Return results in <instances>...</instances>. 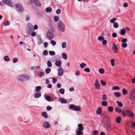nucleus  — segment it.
Masks as SVG:
<instances>
[{
    "instance_id": "nucleus-1",
    "label": "nucleus",
    "mask_w": 135,
    "mask_h": 135,
    "mask_svg": "<svg viewBox=\"0 0 135 135\" xmlns=\"http://www.w3.org/2000/svg\"><path fill=\"white\" fill-rule=\"evenodd\" d=\"M54 30L53 28H50L47 31L46 34V38L49 40L52 39L53 38Z\"/></svg>"
},
{
    "instance_id": "nucleus-2",
    "label": "nucleus",
    "mask_w": 135,
    "mask_h": 135,
    "mask_svg": "<svg viewBox=\"0 0 135 135\" xmlns=\"http://www.w3.org/2000/svg\"><path fill=\"white\" fill-rule=\"evenodd\" d=\"M18 78L19 81H27L29 80L30 76L27 74H23L19 75Z\"/></svg>"
},
{
    "instance_id": "nucleus-3",
    "label": "nucleus",
    "mask_w": 135,
    "mask_h": 135,
    "mask_svg": "<svg viewBox=\"0 0 135 135\" xmlns=\"http://www.w3.org/2000/svg\"><path fill=\"white\" fill-rule=\"evenodd\" d=\"M58 28L60 31L63 32L65 31V27L63 22L61 21H59L58 23Z\"/></svg>"
},
{
    "instance_id": "nucleus-4",
    "label": "nucleus",
    "mask_w": 135,
    "mask_h": 135,
    "mask_svg": "<svg viewBox=\"0 0 135 135\" xmlns=\"http://www.w3.org/2000/svg\"><path fill=\"white\" fill-rule=\"evenodd\" d=\"M81 107L80 106H77L73 104H71L69 106V109L70 110H73L75 111L80 110Z\"/></svg>"
},
{
    "instance_id": "nucleus-5",
    "label": "nucleus",
    "mask_w": 135,
    "mask_h": 135,
    "mask_svg": "<svg viewBox=\"0 0 135 135\" xmlns=\"http://www.w3.org/2000/svg\"><path fill=\"white\" fill-rule=\"evenodd\" d=\"M15 6L16 8V9L18 11L22 12L23 11V8L20 4L19 3L16 4H15Z\"/></svg>"
},
{
    "instance_id": "nucleus-6",
    "label": "nucleus",
    "mask_w": 135,
    "mask_h": 135,
    "mask_svg": "<svg viewBox=\"0 0 135 135\" xmlns=\"http://www.w3.org/2000/svg\"><path fill=\"white\" fill-rule=\"evenodd\" d=\"M34 31L33 29V26L31 25H29L28 27V28L27 31V33L29 35H30L31 33Z\"/></svg>"
},
{
    "instance_id": "nucleus-7",
    "label": "nucleus",
    "mask_w": 135,
    "mask_h": 135,
    "mask_svg": "<svg viewBox=\"0 0 135 135\" xmlns=\"http://www.w3.org/2000/svg\"><path fill=\"white\" fill-rule=\"evenodd\" d=\"M125 112L126 114H128V116L129 117H133L134 115V113L128 110H125Z\"/></svg>"
},
{
    "instance_id": "nucleus-8",
    "label": "nucleus",
    "mask_w": 135,
    "mask_h": 135,
    "mask_svg": "<svg viewBox=\"0 0 135 135\" xmlns=\"http://www.w3.org/2000/svg\"><path fill=\"white\" fill-rule=\"evenodd\" d=\"M3 2L6 4L11 7H12L13 5L11 0H2Z\"/></svg>"
},
{
    "instance_id": "nucleus-9",
    "label": "nucleus",
    "mask_w": 135,
    "mask_h": 135,
    "mask_svg": "<svg viewBox=\"0 0 135 135\" xmlns=\"http://www.w3.org/2000/svg\"><path fill=\"white\" fill-rule=\"evenodd\" d=\"M94 85L95 86V88L97 89H99L100 87V84L98 81V80H96L94 84Z\"/></svg>"
},
{
    "instance_id": "nucleus-10",
    "label": "nucleus",
    "mask_w": 135,
    "mask_h": 135,
    "mask_svg": "<svg viewBox=\"0 0 135 135\" xmlns=\"http://www.w3.org/2000/svg\"><path fill=\"white\" fill-rule=\"evenodd\" d=\"M64 71L62 67H60L59 68L58 71V75L59 76H61L63 74Z\"/></svg>"
},
{
    "instance_id": "nucleus-11",
    "label": "nucleus",
    "mask_w": 135,
    "mask_h": 135,
    "mask_svg": "<svg viewBox=\"0 0 135 135\" xmlns=\"http://www.w3.org/2000/svg\"><path fill=\"white\" fill-rule=\"evenodd\" d=\"M78 128L77 129L78 130H80L81 131H83V130L84 129V128L83 127V125L82 124H79L78 125Z\"/></svg>"
},
{
    "instance_id": "nucleus-12",
    "label": "nucleus",
    "mask_w": 135,
    "mask_h": 135,
    "mask_svg": "<svg viewBox=\"0 0 135 135\" xmlns=\"http://www.w3.org/2000/svg\"><path fill=\"white\" fill-rule=\"evenodd\" d=\"M34 1L36 5L38 6H40L41 5V4L39 0H32Z\"/></svg>"
},
{
    "instance_id": "nucleus-13",
    "label": "nucleus",
    "mask_w": 135,
    "mask_h": 135,
    "mask_svg": "<svg viewBox=\"0 0 135 135\" xmlns=\"http://www.w3.org/2000/svg\"><path fill=\"white\" fill-rule=\"evenodd\" d=\"M43 126L46 128H48L50 127V124L49 122H46L44 123Z\"/></svg>"
},
{
    "instance_id": "nucleus-14",
    "label": "nucleus",
    "mask_w": 135,
    "mask_h": 135,
    "mask_svg": "<svg viewBox=\"0 0 135 135\" xmlns=\"http://www.w3.org/2000/svg\"><path fill=\"white\" fill-rule=\"evenodd\" d=\"M59 101L62 103H66L67 101L66 99L63 98H60L59 99Z\"/></svg>"
},
{
    "instance_id": "nucleus-15",
    "label": "nucleus",
    "mask_w": 135,
    "mask_h": 135,
    "mask_svg": "<svg viewBox=\"0 0 135 135\" xmlns=\"http://www.w3.org/2000/svg\"><path fill=\"white\" fill-rule=\"evenodd\" d=\"M61 61L60 60L57 61L55 63V65L57 67L60 66L61 64Z\"/></svg>"
},
{
    "instance_id": "nucleus-16",
    "label": "nucleus",
    "mask_w": 135,
    "mask_h": 135,
    "mask_svg": "<svg viewBox=\"0 0 135 135\" xmlns=\"http://www.w3.org/2000/svg\"><path fill=\"white\" fill-rule=\"evenodd\" d=\"M112 49L113 50H115V51H114L115 53H116L118 50V49L117 46L114 44H113V45Z\"/></svg>"
},
{
    "instance_id": "nucleus-17",
    "label": "nucleus",
    "mask_w": 135,
    "mask_h": 135,
    "mask_svg": "<svg viewBox=\"0 0 135 135\" xmlns=\"http://www.w3.org/2000/svg\"><path fill=\"white\" fill-rule=\"evenodd\" d=\"M102 112V110L101 108H99L96 111V114L97 115L100 114Z\"/></svg>"
},
{
    "instance_id": "nucleus-18",
    "label": "nucleus",
    "mask_w": 135,
    "mask_h": 135,
    "mask_svg": "<svg viewBox=\"0 0 135 135\" xmlns=\"http://www.w3.org/2000/svg\"><path fill=\"white\" fill-rule=\"evenodd\" d=\"M126 33L125 29L124 28L120 30V33L121 35L124 36Z\"/></svg>"
},
{
    "instance_id": "nucleus-19",
    "label": "nucleus",
    "mask_w": 135,
    "mask_h": 135,
    "mask_svg": "<svg viewBox=\"0 0 135 135\" xmlns=\"http://www.w3.org/2000/svg\"><path fill=\"white\" fill-rule=\"evenodd\" d=\"M62 57L65 60H66L68 58L67 55L65 53H63L62 54Z\"/></svg>"
},
{
    "instance_id": "nucleus-20",
    "label": "nucleus",
    "mask_w": 135,
    "mask_h": 135,
    "mask_svg": "<svg viewBox=\"0 0 135 135\" xmlns=\"http://www.w3.org/2000/svg\"><path fill=\"white\" fill-rule=\"evenodd\" d=\"M41 96V93H36L34 94V97L36 98H38Z\"/></svg>"
},
{
    "instance_id": "nucleus-21",
    "label": "nucleus",
    "mask_w": 135,
    "mask_h": 135,
    "mask_svg": "<svg viewBox=\"0 0 135 135\" xmlns=\"http://www.w3.org/2000/svg\"><path fill=\"white\" fill-rule=\"evenodd\" d=\"M37 75L38 76H40L41 77L43 76L44 75V73L41 71H39L37 73Z\"/></svg>"
},
{
    "instance_id": "nucleus-22",
    "label": "nucleus",
    "mask_w": 135,
    "mask_h": 135,
    "mask_svg": "<svg viewBox=\"0 0 135 135\" xmlns=\"http://www.w3.org/2000/svg\"><path fill=\"white\" fill-rule=\"evenodd\" d=\"M115 110L116 112L119 113H120L122 110L118 107H116Z\"/></svg>"
},
{
    "instance_id": "nucleus-23",
    "label": "nucleus",
    "mask_w": 135,
    "mask_h": 135,
    "mask_svg": "<svg viewBox=\"0 0 135 135\" xmlns=\"http://www.w3.org/2000/svg\"><path fill=\"white\" fill-rule=\"evenodd\" d=\"M42 115L45 118H47L48 117V116L47 115L46 112H42Z\"/></svg>"
},
{
    "instance_id": "nucleus-24",
    "label": "nucleus",
    "mask_w": 135,
    "mask_h": 135,
    "mask_svg": "<svg viewBox=\"0 0 135 135\" xmlns=\"http://www.w3.org/2000/svg\"><path fill=\"white\" fill-rule=\"evenodd\" d=\"M83 131L77 130L76 131V135H82Z\"/></svg>"
},
{
    "instance_id": "nucleus-25",
    "label": "nucleus",
    "mask_w": 135,
    "mask_h": 135,
    "mask_svg": "<svg viewBox=\"0 0 135 135\" xmlns=\"http://www.w3.org/2000/svg\"><path fill=\"white\" fill-rule=\"evenodd\" d=\"M121 120V118L120 117H118L116 119V121L117 123H119L120 122Z\"/></svg>"
},
{
    "instance_id": "nucleus-26",
    "label": "nucleus",
    "mask_w": 135,
    "mask_h": 135,
    "mask_svg": "<svg viewBox=\"0 0 135 135\" xmlns=\"http://www.w3.org/2000/svg\"><path fill=\"white\" fill-rule=\"evenodd\" d=\"M115 96L117 98L119 97L120 96V94L118 92H115L114 93Z\"/></svg>"
},
{
    "instance_id": "nucleus-27",
    "label": "nucleus",
    "mask_w": 135,
    "mask_h": 135,
    "mask_svg": "<svg viewBox=\"0 0 135 135\" xmlns=\"http://www.w3.org/2000/svg\"><path fill=\"white\" fill-rule=\"evenodd\" d=\"M4 61L7 62L9 61L10 60V59L7 56H6L4 57Z\"/></svg>"
},
{
    "instance_id": "nucleus-28",
    "label": "nucleus",
    "mask_w": 135,
    "mask_h": 135,
    "mask_svg": "<svg viewBox=\"0 0 135 135\" xmlns=\"http://www.w3.org/2000/svg\"><path fill=\"white\" fill-rule=\"evenodd\" d=\"M45 98L46 99L47 101L49 102H51V97L48 95H47L45 97Z\"/></svg>"
},
{
    "instance_id": "nucleus-29",
    "label": "nucleus",
    "mask_w": 135,
    "mask_h": 135,
    "mask_svg": "<svg viewBox=\"0 0 135 135\" xmlns=\"http://www.w3.org/2000/svg\"><path fill=\"white\" fill-rule=\"evenodd\" d=\"M116 103L118 104V106L119 107H121L123 106V104L121 102H119L118 101H117Z\"/></svg>"
},
{
    "instance_id": "nucleus-30",
    "label": "nucleus",
    "mask_w": 135,
    "mask_h": 135,
    "mask_svg": "<svg viewBox=\"0 0 135 135\" xmlns=\"http://www.w3.org/2000/svg\"><path fill=\"white\" fill-rule=\"evenodd\" d=\"M52 11V8L50 7L47 8L46 9V11L47 12H51Z\"/></svg>"
},
{
    "instance_id": "nucleus-31",
    "label": "nucleus",
    "mask_w": 135,
    "mask_h": 135,
    "mask_svg": "<svg viewBox=\"0 0 135 135\" xmlns=\"http://www.w3.org/2000/svg\"><path fill=\"white\" fill-rule=\"evenodd\" d=\"M49 54L52 56H53L55 55V53L54 51H49Z\"/></svg>"
},
{
    "instance_id": "nucleus-32",
    "label": "nucleus",
    "mask_w": 135,
    "mask_h": 135,
    "mask_svg": "<svg viewBox=\"0 0 135 135\" xmlns=\"http://www.w3.org/2000/svg\"><path fill=\"white\" fill-rule=\"evenodd\" d=\"M59 91L60 94H63L64 93L65 90L64 89L61 88L59 90Z\"/></svg>"
},
{
    "instance_id": "nucleus-33",
    "label": "nucleus",
    "mask_w": 135,
    "mask_h": 135,
    "mask_svg": "<svg viewBox=\"0 0 135 135\" xmlns=\"http://www.w3.org/2000/svg\"><path fill=\"white\" fill-rule=\"evenodd\" d=\"M51 71V69L49 68H47L45 70V72L47 74L50 73Z\"/></svg>"
},
{
    "instance_id": "nucleus-34",
    "label": "nucleus",
    "mask_w": 135,
    "mask_h": 135,
    "mask_svg": "<svg viewBox=\"0 0 135 135\" xmlns=\"http://www.w3.org/2000/svg\"><path fill=\"white\" fill-rule=\"evenodd\" d=\"M102 105L103 106H106L107 105V101H103L102 102Z\"/></svg>"
},
{
    "instance_id": "nucleus-35",
    "label": "nucleus",
    "mask_w": 135,
    "mask_h": 135,
    "mask_svg": "<svg viewBox=\"0 0 135 135\" xmlns=\"http://www.w3.org/2000/svg\"><path fill=\"white\" fill-rule=\"evenodd\" d=\"M47 65L49 67H50L52 66V64L50 61H48L47 62Z\"/></svg>"
},
{
    "instance_id": "nucleus-36",
    "label": "nucleus",
    "mask_w": 135,
    "mask_h": 135,
    "mask_svg": "<svg viewBox=\"0 0 135 135\" xmlns=\"http://www.w3.org/2000/svg\"><path fill=\"white\" fill-rule=\"evenodd\" d=\"M122 91L123 94L124 95H125L127 93V91L125 88L123 89L122 90Z\"/></svg>"
},
{
    "instance_id": "nucleus-37",
    "label": "nucleus",
    "mask_w": 135,
    "mask_h": 135,
    "mask_svg": "<svg viewBox=\"0 0 135 135\" xmlns=\"http://www.w3.org/2000/svg\"><path fill=\"white\" fill-rule=\"evenodd\" d=\"M113 27L115 28H117L118 27V25L117 22H115L113 23Z\"/></svg>"
},
{
    "instance_id": "nucleus-38",
    "label": "nucleus",
    "mask_w": 135,
    "mask_h": 135,
    "mask_svg": "<svg viewBox=\"0 0 135 135\" xmlns=\"http://www.w3.org/2000/svg\"><path fill=\"white\" fill-rule=\"evenodd\" d=\"M36 91L37 92H39L41 89V87L40 86H37L36 87Z\"/></svg>"
},
{
    "instance_id": "nucleus-39",
    "label": "nucleus",
    "mask_w": 135,
    "mask_h": 135,
    "mask_svg": "<svg viewBox=\"0 0 135 135\" xmlns=\"http://www.w3.org/2000/svg\"><path fill=\"white\" fill-rule=\"evenodd\" d=\"M59 20V17L58 16H55L54 18V20L55 22H57Z\"/></svg>"
},
{
    "instance_id": "nucleus-40",
    "label": "nucleus",
    "mask_w": 135,
    "mask_h": 135,
    "mask_svg": "<svg viewBox=\"0 0 135 135\" xmlns=\"http://www.w3.org/2000/svg\"><path fill=\"white\" fill-rule=\"evenodd\" d=\"M86 66V64L84 63H82V64H80V68H83L85 67Z\"/></svg>"
},
{
    "instance_id": "nucleus-41",
    "label": "nucleus",
    "mask_w": 135,
    "mask_h": 135,
    "mask_svg": "<svg viewBox=\"0 0 135 135\" xmlns=\"http://www.w3.org/2000/svg\"><path fill=\"white\" fill-rule=\"evenodd\" d=\"M112 89L113 90H119V88L117 86H115L112 88Z\"/></svg>"
},
{
    "instance_id": "nucleus-42",
    "label": "nucleus",
    "mask_w": 135,
    "mask_h": 135,
    "mask_svg": "<svg viewBox=\"0 0 135 135\" xmlns=\"http://www.w3.org/2000/svg\"><path fill=\"white\" fill-rule=\"evenodd\" d=\"M108 110L110 112H112L113 111V108L111 106L109 107L108 108Z\"/></svg>"
},
{
    "instance_id": "nucleus-43",
    "label": "nucleus",
    "mask_w": 135,
    "mask_h": 135,
    "mask_svg": "<svg viewBox=\"0 0 135 135\" xmlns=\"http://www.w3.org/2000/svg\"><path fill=\"white\" fill-rule=\"evenodd\" d=\"M98 132L97 130H94L93 131L92 135H97Z\"/></svg>"
},
{
    "instance_id": "nucleus-44",
    "label": "nucleus",
    "mask_w": 135,
    "mask_h": 135,
    "mask_svg": "<svg viewBox=\"0 0 135 135\" xmlns=\"http://www.w3.org/2000/svg\"><path fill=\"white\" fill-rule=\"evenodd\" d=\"M50 43L53 46H54L56 45V42L53 40H52L51 41Z\"/></svg>"
},
{
    "instance_id": "nucleus-45",
    "label": "nucleus",
    "mask_w": 135,
    "mask_h": 135,
    "mask_svg": "<svg viewBox=\"0 0 135 135\" xmlns=\"http://www.w3.org/2000/svg\"><path fill=\"white\" fill-rule=\"evenodd\" d=\"M66 47V42H64L62 44V47L63 48H65Z\"/></svg>"
},
{
    "instance_id": "nucleus-46",
    "label": "nucleus",
    "mask_w": 135,
    "mask_h": 135,
    "mask_svg": "<svg viewBox=\"0 0 135 135\" xmlns=\"http://www.w3.org/2000/svg\"><path fill=\"white\" fill-rule=\"evenodd\" d=\"M104 39V37L102 36H100L98 38V40L99 41H103Z\"/></svg>"
},
{
    "instance_id": "nucleus-47",
    "label": "nucleus",
    "mask_w": 135,
    "mask_h": 135,
    "mask_svg": "<svg viewBox=\"0 0 135 135\" xmlns=\"http://www.w3.org/2000/svg\"><path fill=\"white\" fill-rule=\"evenodd\" d=\"M116 20V18H113L112 19L110 20V22L111 23H114V22Z\"/></svg>"
},
{
    "instance_id": "nucleus-48",
    "label": "nucleus",
    "mask_w": 135,
    "mask_h": 135,
    "mask_svg": "<svg viewBox=\"0 0 135 135\" xmlns=\"http://www.w3.org/2000/svg\"><path fill=\"white\" fill-rule=\"evenodd\" d=\"M99 73L101 74H103L104 72V70L102 69H99Z\"/></svg>"
},
{
    "instance_id": "nucleus-49",
    "label": "nucleus",
    "mask_w": 135,
    "mask_h": 135,
    "mask_svg": "<svg viewBox=\"0 0 135 135\" xmlns=\"http://www.w3.org/2000/svg\"><path fill=\"white\" fill-rule=\"evenodd\" d=\"M42 42L43 41L42 40L41 38H39L38 41V45H40Z\"/></svg>"
},
{
    "instance_id": "nucleus-50",
    "label": "nucleus",
    "mask_w": 135,
    "mask_h": 135,
    "mask_svg": "<svg viewBox=\"0 0 135 135\" xmlns=\"http://www.w3.org/2000/svg\"><path fill=\"white\" fill-rule=\"evenodd\" d=\"M114 59H112L111 60V65L112 66H113L114 65Z\"/></svg>"
},
{
    "instance_id": "nucleus-51",
    "label": "nucleus",
    "mask_w": 135,
    "mask_h": 135,
    "mask_svg": "<svg viewBox=\"0 0 135 135\" xmlns=\"http://www.w3.org/2000/svg\"><path fill=\"white\" fill-rule=\"evenodd\" d=\"M121 112H122V114L123 116L124 117H126V113L125 112V110L124 111L123 110H122Z\"/></svg>"
},
{
    "instance_id": "nucleus-52",
    "label": "nucleus",
    "mask_w": 135,
    "mask_h": 135,
    "mask_svg": "<svg viewBox=\"0 0 135 135\" xmlns=\"http://www.w3.org/2000/svg\"><path fill=\"white\" fill-rule=\"evenodd\" d=\"M103 127L105 128H109L110 127V125L109 124L107 123L106 124V125L103 126Z\"/></svg>"
},
{
    "instance_id": "nucleus-53",
    "label": "nucleus",
    "mask_w": 135,
    "mask_h": 135,
    "mask_svg": "<svg viewBox=\"0 0 135 135\" xmlns=\"http://www.w3.org/2000/svg\"><path fill=\"white\" fill-rule=\"evenodd\" d=\"M18 61V59L16 57H15L13 58V63H16Z\"/></svg>"
},
{
    "instance_id": "nucleus-54",
    "label": "nucleus",
    "mask_w": 135,
    "mask_h": 135,
    "mask_svg": "<svg viewBox=\"0 0 135 135\" xmlns=\"http://www.w3.org/2000/svg\"><path fill=\"white\" fill-rule=\"evenodd\" d=\"M127 46V44L126 43H123L122 44V46L123 48H126Z\"/></svg>"
},
{
    "instance_id": "nucleus-55",
    "label": "nucleus",
    "mask_w": 135,
    "mask_h": 135,
    "mask_svg": "<svg viewBox=\"0 0 135 135\" xmlns=\"http://www.w3.org/2000/svg\"><path fill=\"white\" fill-rule=\"evenodd\" d=\"M43 54L45 56H46L48 54V52L46 50H45L43 52Z\"/></svg>"
},
{
    "instance_id": "nucleus-56",
    "label": "nucleus",
    "mask_w": 135,
    "mask_h": 135,
    "mask_svg": "<svg viewBox=\"0 0 135 135\" xmlns=\"http://www.w3.org/2000/svg\"><path fill=\"white\" fill-rule=\"evenodd\" d=\"M107 43V41L106 40L104 39V40L103 41L102 44L103 45H106Z\"/></svg>"
},
{
    "instance_id": "nucleus-57",
    "label": "nucleus",
    "mask_w": 135,
    "mask_h": 135,
    "mask_svg": "<svg viewBox=\"0 0 135 135\" xmlns=\"http://www.w3.org/2000/svg\"><path fill=\"white\" fill-rule=\"evenodd\" d=\"M127 38H124L122 39L121 40V42L123 43H125L127 41Z\"/></svg>"
},
{
    "instance_id": "nucleus-58",
    "label": "nucleus",
    "mask_w": 135,
    "mask_h": 135,
    "mask_svg": "<svg viewBox=\"0 0 135 135\" xmlns=\"http://www.w3.org/2000/svg\"><path fill=\"white\" fill-rule=\"evenodd\" d=\"M10 24V22L9 21H7L6 23H4V25L5 26H7Z\"/></svg>"
},
{
    "instance_id": "nucleus-59",
    "label": "nucleus",
    "mask_w": 135,
    "mask_h": 135,
    "mask_svg": "<svg viewBox=\"0 0 135 135\" xmlns=\"http://www.w3.org/2000/svg\"><path fill=\"white\" fill-rule=\"evenodd\" d=\"M80 75V72L77 70L75 71V75L76 76H79Z\"/></svg>"
},
{
    "instance_id": "nucleus-60",
    "label": "nucleus",
    "mask_w": 135,
    "mask_h": 135,
    "mask_svg": "<svg viewBox=\"0 0 135 135\" xmlns=\"http://www.w3.org/2000/svg\"><path fill=\"white\" fill-rule=\"evenodd\" d=\"M107 98L106 95L105 94H104L102 96V98L103 100H105Z\"/></svg>"
},
{
    "instance_id": "nucleus-61",
    "label": "nucleus",
    "mask_w": 135,
    "mask_h": 135,
    "mask_svg": "<svg viewBox=\"0 0 135 135\" xmlns=\"http://www.w3.org/2000/svg\"><path fill=\"white\" fill-rule=\"evenodd\" d=\"M52 109V107L49 106H47L46 108L47 110V111H50V110H51Z\"/></svg>"
},
{
    "instance_id": "nucleus-62",
    "label": "nucleus",
    "mask_w": 135,
    "mask_h": 135,
    "mask_svg": "<svg viewBox=\"0 0 135 135\" xmlns=\"http://www.w3.org/2000/svg\"><path fill=\"white\" fill-rule=\"evenodd\" d=\"M101 84L103 86H105L106 85V83L102 80L101 81Z\"/></svg>"
},
{
    "instance_id": "nucleus-63",
    "label": "nucleus",
    "mask_w": 135,
    "mask_h": 135,
    "mask_svg": "<svg viewBox=\"0 0 135 135\" xmlns=\"http://www.w3.org/2000/svg\"><path fill=\"white\" fill-rule=\"evenodd\" d=\"M61 12L60 10L59 9H58L56 11V12L57 14H59Z\"/></svg>"
},
{
    "instance_id": "nucleus-64",
    "label": "nucleus",
    "mask_w": 135,
    "mask_h": 135,
    "mask_svg": "<svg viewBox=\"0 0 135 135\" xmlns=\"http://www.w3.org/2000/svg\"><path fill=\"white\" fill-rule=\"evenodd\" d=\"M84 70L87 72H89L90 71V69L88 68H86L84 69Z\"/></svg>"
}]
</instances>
